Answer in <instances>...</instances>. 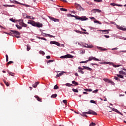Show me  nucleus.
<instances>
[{
  "label": "nucleus",
  "mask_w": 126,
  "mask_h": 126,
  "mask_svg": "<svg viewBox=\"0 0 126 126\" xmlns=\"http://www.w3.org/2000/svg\"><path fill=\"white\" fill-rule=\"evenodd\" d=\"M50 19L51 20H52L53 21H54V22H59V20L58 19H55L52 17H49Z\"/></svg>",
  "instance_id": "ddd939ff"
},
{
  "label": "nucleus",
  "mask_w": 126,
  "mask_h": 126,
  "mask_svg": "<svg viewBox=\"0 0 126 126\" xmlns=\"http://www.w3.org/2000/svg\"><path fill=\"white\" fill-rule=\"evenodd\" d=\"M3 6H5L6 7H7V6L9 7V5L4 4L3 5Z\"/></svg>",
  "instance_id": "774afa93"
},
{
  "label": "nucleus",
  "mask_w": 126,
  "mask_h": 126,
  "mask_svg": "<svg viewBox=\"0 0 126 126\" xmlns=\"http://www.w3.org/2000/svg\"><path fill=\"white\" fill-rule=\"evenodd\" d=\"M114 111L115 112H116V113H118V114H120L121 115H122V113H120V111H119V110H118L117 109H114Z\"/></svg>",
  "instance_id": "79ce46f5"
},
{
  "label": "nucleus",
  "mask_w": 126,
  "mask_h": 126,
  "mask_svg": "<svg viewBox=\"0 0 126 126\" xmlns=\"http://www.w3.org/2000/svg\"><path fill=\"white\" fill-rule=\"evenodd\" d=\"M117 76H118V77H120V78L124 79V76H123L122 75L117 74Z\"/></svg>",
  "instance_id": "b1692460"
},
{
  "label": "nucleus",
  "mask_w": 126,
  "mask_h": 126,
  "mask_svg": "<svg viewBox=\"0 0 126 126\" xmlns=\"http://www.w3.org/2000/svg\"><path fill=\"white\" fill-rule=\"evenodd\" d=\"M11 63H13V62H12V61H10V62H8V63H7L6 65H7V66H8V65H9V64H11Z\"/></svg>",
  "instance_id": "2f4dec72"
},
{
  "label": "nucleus",
  "mask_w": 126,
  "mask_h": 126,
  "mask_svg": "<svg viewBox=\"0 0 126 126\" xmlns=\"http://www.w3.org/2000/svg\"><path fill=\"white\" fill-rule=\"evenodd\" d=\"M10 2H12V3H17V2H18V1H16V0H13V1L10 0Z\"/></svg>",
  "instance_id": "a18cd8bd"
},
{
  "label": "nucleus",
  "mask_w": 126,
  "mask_h": 126,
  "mask_svg": "<svg viewBox=\"0 0 126 126\" xmlns=\"http://www.w3.org/2000/svg\"><path fill=\"white\" fill-rule=\"evenodd\" d=\"M92 12H93L94 13H96V12H98V13H100V12H101V10L98 9H94L92 10Z\"/></svg>",
  "instance_id": "9b49d317"
},
{
  "label": "nucleus",
  "mask_w": 126,
  "mask_h": 126,
  "mask_svg": "<svg viewBox=\"0 0 126 126\" xmlns=\"http://www.w3.org/2000/svg\"><path fill=\"white\" fill-rule=\"evenodd\" d=\"M16 27H17V28H18V29H22V27H20L19 25H16Z\"/></svg>",
  "instance_id": "c756f323"
},
{
  "label": "nucleus",
  "mask_w": 126,
  "mask_h": 126,
  "mask_svg": "<svg viewBox=\"0 0 126 126\" xmlns=\"http://www.w3.org/2000/svg\"><path fill=\"white\" fill-rule=\"evenodd\" d=\"M124 73H125V71H119L120 74H124Z\"/></svg>",
  "instance_id": "603ef678"
},
{
  "label": "nucleus",
  "mask_w": 126,
  "mask_h": 126,
  "mask_svg": "<svg viewBox=\"0 0 126 126\" xmlns=\"http://www.w3.org/2000/svg\"><path fill=\"white\" fill-rule=\"evenodd\" d=\"M98 92V90H95L93 92V93H97Z\"/></svg>",
  "instance_id": "bf43d9fd"
},
{
  "label": "nucleus",
  "mask_w": 126,
  "mask_h": 126,
  "mask_svg": "<svg viewBox=\"0 0 126 126\" xmlns=\"http://www.w3.org/2000/svg\"><path fill=\"white\" fill-rule=\"evenodd\" d=\"M51 45H56L58 47L61 46V44L57 41H50Z\"/></svg>",
  "instance_id": "6e6552de"
},
{
  "label": "nucleus",
  "mask_w": 126,
  "mask_h": 126,
  "mask_svg": "<svg viewBox=\"0 0 126 126\" xmlns=\"http://www.w3.org/2000/svg\"><path fill=\"white\" fill-rule=\"evenodd\" d=\"M83 67L84 68V69H87V70H89L90 71H91L92 70V68L87 67L86 66H83Z\"/></svg>",
  "instance_id": "2eb2a0df"
},
{
  "label": "nucleus",
  "mask_w": 126,
  "mask_h": 126,
  "mask_svg": "<svg viewBox=\"0 0 126 126\" xmlns=\"http://www.w3.org/2000/svg\"><path fill=\"white\" fill-rule=\"evenodd\" d=\"M72 91L73 92H75V93H78V90H77V89H73Z\"/></svg>",
  "instance_id": "c85d7f7f"
},
{
  "label": "nucleus",
  "mask_w": 126,
  "mask_h": 126,
  "mask_svg": "<svg viewBox=\"0 0 126 126\" xmlns=\"http://www.w3.org/2000/svg\"><path fill=\"white\" fill-rule=\"evenodd\" d=\"M93 60L94 61H96V62H99L100 61L98 59H97L94 57H91L89 58V60H87L86 61H82L80 62V63H88V62H91V61H92Z\"/></svg>",
  "instance_id": "7ed1b4c3"
},
{
  "label": "nucleus",
  "mask_w": 126,
  "mask_h": 126,
  "mask_svg": "<svg viewBox=\"0 0 126 126\" xmlns=\"http://www.w3.org/2000/svg\"><path fill=\"white\" fill-rule=\"evenodd\" d=\"M114 79H115V80H119V81H121V80L120 79V78H119V77L116 76L114 77Z\"/></svg>",
  "instance_id": "58836bf2"
},
{
  "label": "nucleus",
  "mask_w": 126,
  "mask_h": 126,
  "mask_svg": "<svg viewBox=\"0 0 126 126\" xmlns=\"http://www.w3.org/2000/svg\"><path fill=\"white\" fill-rule=\"evenodd\" d=\"M38 39H41V40H44V41H47V39L44 37H37Z\"/></svg>",
  "instance_id": "7c9ffc66"
},
{
  "label": "nucleus",
  "mask_w": 126,
  "mask_h": 126,
  "mask_svg": "<svg viewBox=\"0 0 126 126\" xmlns=\"http://www.w3.org/2000/svg\"><path fill=\"white\" fill-rule=\"evenodd\" d=\"M75 32H76V33H79L80 34H82V32H81L80 31L75 30Z\"/></svg>",
  "instance_id": "c9c22d12"
},
{
  "label": "nucleus",
  "mask_w": 126,
  "mask_h": 126,
  "mask_svg": "<svg viewBox=\"0 0 126 126\" xmlns=\"http://www.w3.org/2000/svg\"><path fill=\"white\" fill-rule=\"evenodd\" d=\"M9 20L10 21H12V22H14V23H15V22H16V21H15V19H13L12 18L10 19Z\"/></svg>",
  "instance_id": "4c0bfd02"
},
{
  "label": "nucleus",
  "mask_w": 126,
  "mask_h": 126,
  "mask_svg": "<svg viewBox=\"0 0 126 126\" xmlns=\"http://www.w3.org/2000/svg\"><path fill=\"white\" fill-rule=\"evenodd\" d=\"M20 25L23 27H27V25L23 22V20H20Z\"/></svg>",
  "instance_id": "1a4fd4ad"
},
{
  "label": "nucleus",
  "mask_w": 126,
  "mask_h": 126,
  "mask_svg": "<svg viewBox=\"0 0 126 126\" xmlns=\"http://www.w3.org/2000/svg\"><path fill=\"white\" fill-rule=\"evenodd\" d=\"M104 81H105V82H108V83H109V81H110V80L107 79V78H104L103 79Z\"/></svg>",
  "instance_id": "f704fd0d"
},
{
  "label": "nucleus",
  "mask_w": 126,
  "mask_h": 126,
  "mask_svg": "<svg viewBox=\"0 0 126 126\" xmlns=\"http://www.w3.org/2000/svg\"><path fill=\"white\" fill-rule=\"evenodd\" d=\"M53 62H54V60H49L48 62H47V63H53Z\"/></svg>",
  "instance_id": "4d7b16f0"
},
{
  "label": "nucleus",
  "mask_w": 126,
  "mask_h": 126,
  "mask_svg": "<svg viewBox=\"0 0 126 126\" xmlns=\"http://www.w3.org/2000/svg\"><path fill=\"white\" fill-rule=\"evenodd\" d=\"M39 53L40 55H45V52L43 51H39Z\"/></svg>",
  "instance_id": "ea45409f"
},
{
  "label": "nucleus",
  "mask_w": 126,
  "mask_h": 126,
  "mask_svg": "<svg viewBox=\"0 0 126 126\" xmlns=\"http://www.w3.org/2000/svg\"><path fill=\"white\" fill-rule=\"evenodd\" d=\"M54 89H59V86H58V85H56L54 86Z\"/></svg>",
  "instance_id": "de8ad7c7"
},
{
  "label": "nucleus",
  "mask_w": 126,
  "mask_h": 126,
  "mask_svg": "<svg viewBox=\"0 0 126 126\" xmlns=\"http://www.w3.org/2000/svg\"><path fill=\"white\" fill-rule=\"evenodd\" d=\"M95 2H102L103 1L102 0H94Z\"/></svg>",
  "instance_id": "e433bc0d"
},
{
  "label": "nucleus",
  "mask_w": 126,
  "mask_h": 126,
  "mask_svg": "<svg viewBox=\"0 0 126 126\" xmlns=\"http://www.w3.org/2000/svg\"><path fill=\"white\" fill-rule=\"evenodd\" d=\"M122 65H113L114 67H119V66H121Z\"/></svg>",
  "instance_id": "864d4df0"
},
{
  "label": "nucleus",
  "mask_w": 126,
  "mask_h": 126,
  "mask_svg": "<svg viewBox=\"0 0 126 126\" xmlns=\"http://www.w3.org/2000/svg\"><path fill=\"white\" fill-rule=\"evenodd\" d=\"M8 74H9V75H11V76H14L13 75V74H15V73H12V72H8Z\"/></svg>",
  "instance_id": "37998d69"
},
{
  "label": "nucleus",
  "mask_w": 126,
  "mask_h": 126,
  "mask_svg": "<svg viewBox=\"0 0 126 126\" xmlns=\"http://www.w3.org/2000/svg\"><path fill=\"white\" fill-rule=\"evenodd\" d=\"M94 23H98V24H101V23H100V22L99 21H94Z\"/></svg>",
  "instance_id": "3c124183"
},
{
  "label": "nucleus",
  "mask_w": 126,
  "mask_h": 126,
  "mask_svg": "<svg viewBox=\"0 0 126 126\" xmlns=\"http://www.w3.org/2000/svg\"><path fill=\"white\" fill-rule=\"evenodd\" d=\"M91 64L92 65H98L97 64H96V63H91Z\"/></svg>",
  "instance_id": "69168bd1"
},
{
  "label": "nucleus",
  "mask_w": 126,
  "mask_h": 126,
  "mask_svg": "<svg viewBox=\"0 0 126 126\" xmlns=\"http://www.w3.org/2000/svg\"><path fill=\"white\" fill-rule=\"evenodd\" d=\"M76 8H77V9L78 10H79L80 11L84 10V9L82 7H81V6L79 4H77L76 5Z\"/></svg>",
  "instance_id": "0eeeda50"
},
{
  "label": "nucleus",
  "mask_w": 126,
  "mask_h": 126,
  "mask_svg": "<svg viewBox=\"0 0 126 126\" xmlns=\"http://www.w3.org/2000/svg\"><path fill=\"white\" fill-rule=\"evenodd\" d=\"M78 69H80L81 70H83V69H84V68H81V67H78Z\"/></svg>",
  "instance_id": "0e129e2a"
},
{
  "label": "nucleus",
  "mask_w": 126,
  "mask_h": 126,
  "mask_svg": "<svg viewBox=\"0 0 126 126\" xmlns=\"http://www.w3.org/2000/svg\"><path fill=\"white\" fill-rule=\"evenodd\" d=\"M27 18L29 19H34V18L32 16H27Z\"/></svg>",
  "instance_id": "72a5a7b5"
},
{
  "label": "nucleus",
  "mask_w": 126,
  "mask_h": 126,
  "mask_svg": "<svg viewBox=\"0 0 126 126\" xmlns=\"http://www.w3.org/2000/svg\"><path fill=\"white\" fill-rule=\"evenodd\" d=\"M6 62H8V55L7 54L6 55Z\"/></svg>",
  "instance_id": "09e8293b"
},
{
  "label": "nucleus",
  "mask_w": 126,
  "mask_h": 126,
  "mask_svg": "<svg viewBox=\"0 0 126 126\" xmlns=\"http://www.w3.org/2000/svg\"><path fill=\"white\" fill-rule=\"evenodd\" d=\"M97 48L98 50H100V51H107V49L106 48L104 49L101 47H98V46H97Z\"/></svg>",
  "instance_id": "aec40b11"
},
{
  "label": "nucleus",
  "mask_w": 126,
  "mask_h": 126,
  "mask_svg": "<svg viewBox=\"0 0 126 126\" xmlns=\"http://www.w3.org/2000/svg\"><path fill=\"white\" fill-rule=\"evenodd\" d=\"M78 72H80V73H81L82 74H84V72L81 70H78Z\"/></svg>",
  "instance_id": "49530a36"
},
{
  "label": "nucleus",
  "mask_w": 126,
  "mask_h": 126,
  "mask_svg": "<svg viewBox=\"0 0 126 126\" xmlns=\"http://www.w3.org/2000/svg\"><path fill=\"white\" fill-rule=\"evenodd\" d=\"M110 5H112L113 6H120V7H122L123 6V5H121V4H116V3H111L110 4Z\"/></svg>",
  "instance_id": "4468645a"
},
{
  "label": "nucleus",
  "mask_w": 126,
  "mask_h": 126,
  "mask_svg": "<svg viewBox=\"0 0 126 126\" xmlns=\"http://www.w3.org/2000/svg\"><path fill=\"white\" fill-rule=\"evenodd\" d=\"M108 83H111L112 85H115V83L113 82V81H111L109 80Z\"/></svg>",
  "instance_id": "473e14b6"
},
{
  "label": "nucleus",
  "mask_w": 126,
  "mask_h": 126,
  "mask_svg": "<svg viewBox=\"0 0 126 126\" xmlns=\"http://www.w3.org/2000/svg\"><path fill=\"white\" fill-rule=\"evenodd\" d=\"M89 18L93 20H95L96 19L94 17H90Z\"/></svg>",
  "instance_id": "6e6d98bb"
},
{
  "label": "nucleus",
  "mask_w": 126,
  "mask_h": 126,
  "mask_svg": "<svg viewBox=\"0 0 126 126\" xmlns=\"http://www.w3.org/2000/svg\"><path fill=\"white\" fill-rule=\"evenodd\" d=\"M58 96L57 94H53L51 96V98H56Z\"/></svg>",
  "instance_id": "393cba45"
},
{
  "label": "nucleus",
  "mask_w": 126,
  "mask_h": 126,
  "mask_svg": "<svg viewBox=\"0 0 126 126\" xmlns=\"http://www.w3.org/2000/svg\"><path fill=\"white\" fill-rule=\"evenodd\" d=\"M118 49H119V48L118 47H116L115 48H112L111 50H112V51H114V50H118Z\"/></svg>",
  "instance_id": "e2e57ef3"
},
{
  "label": "nucleus",
  "mask_w": 126,
  "mask_h": 126,
  "mask_svg": "<svg viewBox=\"0 0 126 126\" xmlns=\"http://www.w3.org/2000/svg\"><path fill=\"white\" fill-rule=\"evenodd\" d=\"M44 35H45V37H47V36L48 37H50L51 38H55V37H56V36H55L54 35H52L50 34L44 33Z\"/></svg>",
  "instance_id": "a211bd4d"
},
{
  "label": "nucleus",
  "mask_w": 126,
  "mask_h": 126,
  "mask_svg": "<svg viewBox=\"0 0 126 126\" xmlns=\"http://www.w3.org/2000/svg\"><path fill=\"white\" fill-rule=\"evenodd\" d=\"M34 27H38V28H40L43 26V24H42L41 23H36L35 22V25H34Z\"/></svg>",
  "instance_id": "9d476101"
},
{
  "label": "nucleus",
  "mask_w": 126,
  "mask_h": 126,
  "mask_svg": "<svg viewBox=\"0 0 126 126\" xmlns=\"http://www.w3.org/2000/svg\"><path fill=\"white\" fill-rule=\"evenodd\" d=\"M82 46L84 48H87L88 49H90L91 48H93V45L92 44L90 45V44H86V43H83Z\"/></svg>",
  "instance_id": "423d86ee"
},
{
  "label": "nucleus",
  "mask_w": 126,
  "mask_h": 126,
  "mask_svg": "<svg viewBox=\"0 0 126 126\" xmlns=\"http://www.w3.org/2000/svg\"><path fill=\"white\" fill-rule=\"evenodd\" d=\"M35 98H36L39 102H42V98H40V97H39L38 95H35Z\"/></svg>",
  "instance_id": "f3484780"
},
{
  "label": "nucleus",
  "mask_w": 126,
  "mask_h": 126,
  "mask_svg": "<svg viewBox=\"0 0 126 126\" xmlns=\"http://www.w3.org/2000/svg\"><path fill=\"white\" fill-rule=\"evenodd\" d=\"M90 102H91V103H93V104H96V101H94V100H91L90 101Z\"/></svg>",
  "instance_id": "8fccbe9b"
},
{
  "label": "nucleus",
  "mask_w": 126,
  "mask_h": 126,
  "mask_svg": "<svg viewBox=\"0 0 126 126\" xmlns=\"http://www.w3.org/2000/svg\"><path fill=\"white\" fill-rule=\"evenodd\" d=\"M65 85L66 86H67L68 87H70V86H73V85H72V84H70V83H66V84H65Z\"/></svg>",
  "instance_id": "bb28decb"
},
{
  "label": "nucleus",
  "mask_w": 126,
  "mask_h": 126,
  "mask_svg": "<svg viewBox=\"0 0 126 126\" xmlns=\"http://www.w3.org/2000/svg\"><path fill=\"white\" fill-rule=\"evenodd\" d=\"M46 59H47L48 60H49V59H51V56H46Z\"/></svg>",
  "instance_id": "338daca9"
},
{
  "label": "nucleus",
  "mask_w": 126,
  "mask_h": 126,
  "mask_svg": "<svg viewBox=\"0 0 126 126\" xmlns=\"http://www.w3.org/2000/svg\"><path fill=\"white\" fill-rule=\"evenodd\" d=\"M17 3L18 4H21L22 5H24L25 6H26L27 7H30V5H27V4H23V3H21L19 2H17Z\"/></svg>",
  "instance_id": "dca6fc26"
},
{
  "label": "nucleus",
  "mask_w": 126,
  "mask_h": 126,
  "mask_svg": "<svg viewBox=\"0 0 126 126\" xmlns=\"http://www.w3.org/2000/svg\"><path fill=\"white\" fill-rule=\"evenodd\" d=\"M63 73H64V72H62V73H60L59 74V75H60V76H62V75H63Z\"/></svg>",
  "instance_id": "13d9d810"
},
{
  "label": "nucleus",
  "mask_w": 126,
  "mask_h": 126,
  "mask_svg": "<svg viewBox=\"0 0 126 126\" xmlns=\"http://www.w3.org/2000/svg\"><path fill=\"white\" fill-rule=\"evenodd\" d=\"M39 82H36L35 83V84L32 85V87L34 88H36V87L37 86L38 84H39Z\"/></svg>",
  "instance_id": "412c9836"
},
{
  "label": "nucleus",
  "mask_w": 126,
  "mask_h": 126,
  "mask_svg": "<svg viewBox=\"0 0 126 126\" xmlns=\"http://www.w3.org/2000/svg\"><path fill=\"white\" fill-rule=\"evenodd\" d=\"M102 32H105L104 34H109V31H111L110 30H101Z\"/></svg>",
  "instance_id": "6ab92c4d"
},
{
  "label": "nucleus",
  "mask_w": 126,
  "mask_h": 126,
  "mask_svg": "<svg viewBox=\"0 0 126 126\" xmlns=\"http://www.w3.org/2000/svg\"><path fill=\"white\" fill-rule=\"evenodd\" d=\"M86 114H88V115H94V116H97V113L95 112L94 111L90 110L88 112H83L82 114H81V116H82L83 117H85L86 118H87V115Z\"/></svg>",
  "instance_id": "f257e3e1"
},
{
  "label": "nucleus",
  "mask_w": 126,
  "mask_h": 126,
  "mask_svg": "<svg viewBox=\"0 0 126 126\" xmlns=\"http://www.w3.org/2000/svg\"><path fill=\"white\" fill-rule=\"evenodd\" d=\"M96 124L93 122H92L90 125V126H95Z\"/></svg>",
  "instance_id": "c03bdc74"
},
{
  "label": "nucleus",
  "mask_w": 126,
  "mask_h": 126,
  "mask_svg": "<svg viewBox=\"0 0 126 126\" xmlns=\"http://www.w3.org/2000/svg\"><path fill=\"white\" fill-rule=\"evenodd\" d=\"M86 2L87 3V4H89V5H91V4H92V2L91 1H86Z\"/></svg>",
  "instance_id": "5fc2aeb1"
},
{
  "label": "nucleus",
  "mask_w": 126,
  "mask_h": 126,
  "mask_svg": "<svg viewBox=\"0 0 126 126\" xmlns=\"http://www.w3.org/2000/svg\"><path fill=\"white\" fill-rule=\"evenodd\" d=\"M28 24H31L32 26H34L35 25V21H32V20H29L28 22Z\"/></svg>",
  "instance_id": "f8f14e48"
},
{
  "label": "nucleus",
  "mask_w": 126,
  "mask_h": 126,
  "mask_svg": "<svg viewBox=\"0 0 126 126\" xmlns=\"http://www.w3.org/2000/svg\"><path fill=\"white\" fill-rule=\"evenodd\" d=\"M31 49V47H30V46H29V45L28 44L27 45V51H30Z\"/></svg>",
  "instance_id": "a878e982"
},
{
  "label": "nucleus",
  "mask_w": 126,
  "mask_h": 126,
  "mask_svg": "<svg viewBox=\"0 0 126 126\" xmlns=\"http://www.w3.org/2000/svg\"><path fill=\"white\" fill-rule=\"evenodd\" d=\"M75 17V19L77 20H81V21H84L85 20H88V18H86V17L84 16V17H79L78 16H73Z\"/></svg>",
  "instance_id": "20e7f679"
},
{
  "label": "nucleus",
  "mask_w": 126,
  "mask_h": 126,
  "mask_svg": "<svg viewBox=\"0 0 126 126\" xmlns=\"http://www.w3.org/2000/svg\"><path fill=\"white\" fill-rule=\"evenodd\" d=\"M73 56L70 54H67L65 56H63L60 57V59H72Z\"/></svg>",
  "instance_id": "39448f33"
},
{
  "label": "nucleus",
  "mask_w": 126,
  "mask_h": 126,
  "mask_svg": "<svg viewBox=\"0 0 126 126\" xmlns=\"http://www.w3.org/2000/svg\"><path fill=\"white\" fill-rule=\"evenodd\" d=\"M104 37L107 38H110V36L107 35H104Z\"/></svg>",
  "instance_id": "680f3d73"
},
{
  "label": "nucleus",
  "mask_w": 126,
  "mask_h": 126,
  "mask_svg": "<svg viewBox=\"0 0 126 126\" xmlns=\"http://www.w3.org/2000/svg\"><path fill=\"white\" fill-rule=\"evenodd\" d=\"M9 35H14L16 38H20V33L16 31H10Z\"/></svg>",
  "instance_id": "f03ea898"
},
{
  "label": "nucleus",
  "mask_w": 126,
  "mask_h": 126,
  "mask_svg": "<svg viewBox=\"0 0 126 126\" xmlns=\"http://www.w3.org/2000/svg\"><path fill=\"white\" fill-rule=\"evenodd\" d=\"M121 30H123V31H126V28H122L121 29Z\"/></svg>",
  "instance_id": "052dcab7"
},
{
  "label": "nucleus",
  "mask_w": 126,
  "mask_h": 126,
  "mask_svg": "<svg viewBox=\"0 0 126 126\" xmlns=\"http://www.w3.org/2000/svg\"><path fill=\"white\" fill-rule=\"evenodd\" d=\"M60 10L61 11H67V9H66L65 8H61Z\"/></svg>",
  "instance_id": "cd10ccee"
},
{
  "label": "nucleus",
  "mask_w": 126,
  "mask_h": 126,
  "mask_svg": "<svg viewBox=\"0 0 126 126\" xmlns=\"http://www.w3.org/2000/svg\"><path fill=\"white\" fill-rule=\"evenodd\" d=\"M85 91H86L87 92H91L92 91V89H84Z\"/></svg>",
  "instance_id": "4be33fe9"
},
{
  "label": "nucleus",
  "mask_w": 126,
  "mask_h": 126,
  "mask_svg": "<svg viewBox=\"0 0 126 126\" xmlns=\"http://www.w3.org/2000/svg\"><path fill=\"white\" fill-rule=\"evenodd\" d=\"M72 84H74L75 86L78 85V83L76 82L75 81H72Z\"/></svg>",
  "instance_id": "5701e85b"
},
{
  "label": "nucleus",
  "mask_w": 126,
  "mask_h": 126,
  "mask_svg": "<svg viewBox=\"0 0 126 126\" xmlns=\"http://www.w3.org/2000/svg\"><path fill=\"white\" fill-rule=\"evenodd\" d=\"M63 103H64V104H65V105H66L67 103V100H66V99H64L63 100Z\"/></svg>",
  "instance_id": "a19ab883"
}]
</instances>
